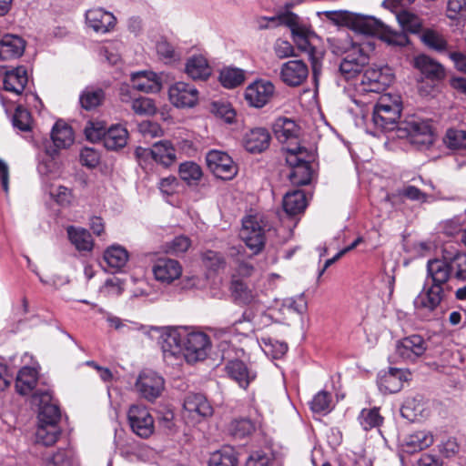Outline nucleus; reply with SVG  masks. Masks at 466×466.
<instances>
[{
    "mask_svg": "<svg viewBox=\"0 0 466 466\" xmlns=\"http://www.w3.org/2000/svg\"><path fill=\"white\" fill-rule=\"evenodd\" d=\"M371 121L375 130L370 131L373 136L378 132L395 133L398 138H407L419 148L428 147L433 144L434 135L428 121L411 117L408 120L395 122L373 110Z\"/></svg>",
    "mask_w": 466,
    "mask_h": 466,
    "instance_id": "obj_1",
    "label": "nucleus"
},
{
    "mask_svg": "<svg viewBox=\"0 0 466 466\" xmlns=\"http://www.w3.org/2000/svg\"><path fill=\"white\" fill-rule=\"evenodd\" d=\"M329 17L357 33L377 36L390 45L403 46L409 41L404 33L392 30L373 16L361 15L349 11H338L330 13Z\"/></svg>",
    "mask_w": 466,
    "mask_h": 466,
    "instance_id": "obj_2",
    "label": "nucleus"
},
{
    "mask_svg": "<svg viewBox=\"0 0 466 466\" xmlns=\"http://www.w3.org/2000/svg\"><path fill=\"white\" fill-rule=\"evenodd\" d=\"M286 150V162L290 167L289 178L295 186L309 185L313 177L311 163L315 159L313 151L300 145L288 146Z\"/></svg>",
    "mask_w": 466,
    "mask_h": 466,
    "instance_id": "obj_3",
    "label": "nucleus"
},
{
    "mask_svg": "<svg viewBox=\"0 0 466 466\" xmlns=\"http://www.w3.org/2000/svg\"><path fill=\"white\" fill-rule=\"evenodd\" d=\"M210 346L209 337L206 333L189 330L185 327L182 359H185L187 362L195 363L204 360Z\"/></svg>",
    "mask_w": 466,
    "mask_h": 466,
    "instance_id": "obj_4",
    "label": "nucleus"
},
{
    "mask_svg": "<svg viewBox=\"0 0 466 466\" xmlns=\"http://www.w3.org/2000/svg\"><path fill=\"white\" fill-rule=\"evenodd\" d=\"M152 329L160 332L158 343L161 347L164 359L167 361L181 360L185 327L152 328Z\"/></svg>",
    "mask_w": 466,
    "mask_h": 466,
    "instance_id": "obj_5",
    "label": "nucleus"
},
{
    "mask_svg": "<svg viewBox=\"0 0 466 466\" xmlns=\"http://www.w3.org/2000/svg\"><path fill=\"white\" fill-rule=\"evenodd\" d=\"M367 49L372 50L370 43L367 45L351 44L350 48L339 64V72L346 79H351L360 74L369 63Z\"/></svg>",
    "mask_w": 466,
    "mask_h": 466,
    "instance_id": "obj_6",
    "label": "nucleus"
},
{
    "mask_svg": "<svg viewBox=\"0 0 466 466\" xmlns=\"http://www.w3.org/2000/svg\"><path fill=\"white\" fill-rule=\"evenodd\" d=\"M392 81L393 74L390 66H370L364 71L361 76L360 86L364 92L380 93Z\"/></svg>",
    "mask_w": 466,
    "mask_h": 466,
    "instance_id": "obj_7",
    "label": "nucleus"
},
{
    "mask_svg": "<svg viewBox=\"0 0 466 466\" xmlns=\"http://www.w3.org/2000/svg\"><path fill=\"white\" fill-rule=\"evenodd\" d=\"M429 342L422 336L412 334L399 339L395 345L398 358L406 362H415L428 350Z\"/></svg>",
    "mask_w": 466,
    "mask_h": 466,
    "instance_id": "obj_8",
    "label": "nucleus"
},
{
    "mask_svg": "<svg viewBox=\"0 0 466 466\" xmlns=\"http://www.w3.org/2000/svg\"><path fill=\"white\" fill-rule=\"evenodd\" d=\"M445 297L442 288H436L424 282L422 290L415 298L413 304L420 315L431 317Z\"/></svg>",
    "mask_w": 466,
    "mask_h": 466,
    "instance_id": "obj_9",
    "label": "nucleus"
},
{
    "mask_svg": "<svg viewBox=\"0 0 466 466\" xmlns=\"http://www.w3.org/2000/svg\"><path fill=\"white\" fill-rule=\"evenodd\" d=\"M240 238L253 254L262 250L265 245V230L258 217L249 216L243 219Z\"/></svg>",
    "mask_w": 466,
    "mask_h": 466,
    "instance_id": "obj_10",
    "label": "nucleus"
},
{
    "mask_svg": "<svg viewBox=\"0 0 466 466\" xmlns=\"http://www.w3.org/2000/svg\"><path fill=\"white\" fill-rule=\"evenodd\" d=\"M206 161L209 170L218 178L228 180L237 174V167L226 152L210 150L206 156Z\"/></svg>",
    "mask_w": 466,
    "mask_h": 466,
    "instance_id": "obj_11",
    "label": "nucleus"
},
{
    "mask_svg": "<svg viewBox=\"0 0 466 466\" xmlns=\"http://www.w3.org/2000/svg\"><path fill=\"white\" fill-rule=\"evenodd\" d=\"M129 425L140 438H148L154 431V420L146 407L133 405L127 412Z\"/></svg>",
    "mask_w": 466,
    "mask_h": 466,
    "instance_id": "obj_12",
    "label": "nucleus"
},
{
    "mask_svg": "<svg viewBox=\"0 0 466 466\" xmlns=\"http://www.w3.org/2000/svg\"><path fill=\"white\" fill-rule=\"evenodd\" d=\"M168 96L176 107H193L198 101V91L191 84L177 82L169 87Z\"/></svg>",
    "mask_w": 466,
    "mask_h": 466,
    "instance_id": "obj_13",
    "label": "nucleus"
},
{
    "mask_svg": "<svg viewBox=\"0 0 466 466\" xmlns=\"http://www.w3.org/2000/svg\"><path fill=\"white\" fill-rule=\"evenodd\" d=\"M308 76V66L302 60H289L280 66L279 77L289 86H301L307 80Z\"/></svg>",
    "mask_w": 466,
    "mask_h": 466,
    "instance_id": "obj_14",
    "label": "nucleus"
},
{
    "mask_svg": "<svg viewBox=\"0 0 466 466\" xmlns=\"http://www.w3.org/2000/svg\"><path fill=\"white\" fill-rule=\"evenodd\" d=\"M275 92L274 85L269 81L258 80L247 86L245 99L254 107H263L272 98Z\"/></svg>",
    "mask_w": 466,
    "mask_h": 466,
    "instance_id": "obj_15",
    "label": "nucleus"
},
{
    "mask_svg": "<svg viewBox=\"0 0 466 466\" xmlns=\"http://www.w3.org/2000/svg\"><path fill=\"white\" fill-rule=\"evenodd\" d=\"M136 388L143 398L152 401L158 398L164 390V380L156 372L144 371L139 375Z\"/></svg>",
    "mask_w": 466,
    "mask_h": 466,
    "instance_id": "obj_16",
    "label": "nucleus"
},
{
    "mask_svg": "<svg viewBox=\"0 0 466 466\" xmlns=\"http://www.w3.org/2000/svg\"><path fill=\"white\" fill-rule=\"evenodd\" d=\"M51 139L53 145L46 146V153L47 156L54 157L58 149L67 148L73 144V130L67 124L57 121L53 127Z\"/></svg>",
    "mask_w": 466,
    "mask_h": 466,
    "instance_id": "obj_17",
    "label": "nucleus"
},
{
    "mask_svg": "<svg viewBox=\"0 0 466 466\" xmlns=\"http://www.w3.org/2000/svg\"><path fill=\"white\" fill-rule=\"evenodd\" d=\"M261 21L287 25L290 28L293 38L314 35L310 27L304 23L299 15L292 12H285L279 14L278 16L262 17Z\"/></svg>",
    "mask_w": 466,
    "mask_h": 466,
    "instance_id": "obj_18",
    "label": "nucleus"
},
{
    "mask_svg": "<svg viewBox=\"0 0 466 466\" xmlns=\"http://www.w3.org/2000/svg\"><path fill=\"white\" fill-rule=\"evenodd\" d=\"M408 375L405 370L397 368H390L389 370L380 373L378 377L380 390L385 394L400 391L404 381L408 380Z\"/></svg>",
    "mask_w": 466,
    "mask_h": 466,
    "instance_id": "obj_19",
    "label": "nucleus"
},
{
    "mask_svg": "<svg viewBox=\"0 0 466 466\" xmlns=\"http://www.w3.org/2000/svg\"><path fill=\"white\" fill-rule=\"evenodd\" d=\"M451 277L449 266L445 259L435 258L428 261L425 282H429V285L442 288V290L446 291L448 289L447 282Z\"/></svg>",
    "mask_w": 466,
    "mask_h": 466,
    "instance_id": "obj_20",
    "label": "nucleus"
},
{
    "mask_svg": "<svg viewBox=\"0 0 466 466\" xmlns=\"http://www.w3.org/2000/svg\"><path fill=\"white\" fill-rule=\"evenodd\" d=\"M34 398L38 399L39 401V422L57 425L61 416L60 410L58 405L53 401L51 394L48 391H37Z\"/></svg>",
    "mask_w": 466,
    "mask_h": 466,
    "instance_id": "obj_21",
    "label": "nucleus"
},
{
    "mask_svg": "<svg viewBox=\"0 0 466 466\" xmlns=\"http://www.w3.org/2000/svg\"><path fill=\"white\" fill-rule=\"evenodd\" d=\"M153 273L157 280L169 284L181 276L182 267L177 260L161 258L153 266Z\"/></svg>",
    "mask_w": 466,
    "mask_h": 466,
    "instance_id": "obj_22",
    "label": "nucleus"
},
{
    "mask_svg": "<svg viewBox=\"0 0 466 466\" xmlns=\"http://www.w3.org/2000/svg\"><path fill=\"white\" fill-rule=\"evenodd\" d=\"M87 25L96 33L106 34L110 32L116 25V19L110 12L102 8L88 10L86 13Z\"/></svg>",
    "mask_w": 466,
    "mask_h": 466,
    "instance_id": "obj_23",
    "label": "nucleus"
},
{
    "mask_svg": "<svg viewBox=\"0 0 466 466\" xmlns=\"http://www.w3.org/2000/svg\"><path fill=\"white\" fill-rule=\"evenodd\" d=\"M185 411L192 418H207L213 414V408L208 399L200 393H188L183 404Z\"/></svg>",
    "mask_w": 466,
    "mask_h": 466,
    "instance_id": "obj_24",
    "label": "nucleus"
},
{
    "mask_svg": "<svg viewBox=\"0 0 466 466\" xmlns=\"http://www.w3.org/2000/svg\"><path fill=\"white\" fill-rule=\"evenodd\" d=\"M273 132L280 143H289L287 147L299 145L296 142L293 143V141H297L299 134V127L293 120L287 117H279L273 124Z\"/></svg>",
    "mask_w": 466,
    "mask_h": 466,
    "instance_id": "obj_25",
    "label": "nucleus"
},
{
    "mask_svg": "<svg viewBox=\"0 0 466 466\" xmlns=\"http://www.w3.org/2000/svg\"><path fill=\"white\" fill-rule=\"evenodd\" d=\"M271 137L264 127H256L246 133L243 144L247 151L250 153H261L270 144Z\"/></svg>",
    "mask_w": 466,
    "mask_h": 466,
    "instance_id": "obj_26",
    "label": "nucleus"
},
{
    "mask_svg": "<svg viewBox=\"0 0 466 466\" xmlns=\"http://www.w3.org/2000/svg\"><path fill=\"white\" fill-rule=\"evenodd\" d=\"M373 110L382 116L393 118L395 122H399L402 110L400 96L398 95L384 94L380 96Z\"/></svg>",
    "mask_w": 466,
    "mask_h": 466,
    "instance_id": "obj_27",
    "label": "nucleus"
},
{
    "mask_svg": "<svg viewBox=\"0 0 466 466\" xmlns=\"http://www.w3.org/2000/svg\"><path fill=\"white\" fill-rule=\"evenodd\" d=\"M25 48V40L15 35H5L0 40V59L4 61L20 57Z\"/></svg>",
    "mask_w": 466,
    "mask_h": 466,
    "instance_id": "obj_28",
    "label": "nucleus"
},
{
    "mask_svg": "<svg viewBox=\"0 0 466 466\" xmlns=\"http://www.w3.org/2000/svg\"><path fill=\"white\" fill-rule=\"evenodd\" d=\"M27 82V70L23 66L5 73L4 88L7 92L19 96L24 92Z\"/></svg>",
    "mask_w": 466,
    "mask_h": 466,
    "instance_id": "obj_29",
    "label": "nucleus"
},
{
    "mask_svg": "<svg viewBox=\"0 0 466 466\" xmlns=\"http://www.w3.org/2000/svg\"><path fill=\"white\" fill-rule=\"evenodd\" d=\"M225 370L227 374L242 389H247L256 378V373L249 370L243 361L238 360L228 361Z\"/></svg>",
    "mask_w": 466,
    "mask_h": 466,
    "instance_id": "obj_30",
    "label": "nucleus"
},
{
    "mask_svg": "<svg viewBox=\"0 0 466 466\" xmlns=\"http://www.w3.org/2000/svg\"><path fill=\"white\" fill-rule=\"evenodd\" d=\"M134 89L144 93H157L161 89V82L152 71H139L131 75Z\"/></svg>",
    "mask_w": 466,
    "mask_h": 466,
    "instance_id": "obj_31",
    "label": "nucleus"
},
{
    "mask_svg": "<svg viewBox=\"0 0 466 466\" xmlns=\"http://www.w3.org/2000/svg\"><path fill=\"white\" fill-rule=\"evenodd\" d=\"M420 40L430 49L435 52L450 56L453 52L451 46L447 38L441 32L434 29H425L420 35Z\"/></svg>",
    "mask_w": 466,
    "mask_h": 466,
    "instance_id": "obj_32",
    "label": "nucleus"
},
{
    "mask_svg": "<svg viewBox=\"0 0 466 466\" xmlns=\"http://www.w3.org/2000/svg\"><path fill=\"white\" fill-rule=\"evenodd\" d=\"M120 98L122 102H131V107L137 115H153L156 113L157 108L154 101L144 96L132 99L128 86H124L120 88Z\"/></svg>",
    "mask_w": 466,
    "mask_h": 466,
    "instance_id": "obj_33",
    "label": "nucleus"
},
{
    "mask_svg": "<svg viewBox=\"0 0 466 466\" xmlns=\"http://www.w3.org/2000/svg\"><path fill=\"white\" fill-rule=\"evenodd\" d=\"M433 443V435L427 431H418L408 435L402 443L403 451L412 454Z\"/></svg>",
    "mask_w": 466,
    "mask_h": 466,
    "instance_id": "obj_34",
    "label": "nucleus"
},
{
    "mask_svg": "<svg viewBox=\"0 0 466 466\" xmlns=\"http://www.w3.org/2000/svg\"><path fill=\"white\" fill-rule=\"evenodd\" d=\"M185 72L194 80H206L211 75V67L202 55L192 56L186 63Z\"/></svg>",
    "mask_w": 466,
    "mask_h": 466,
    "instance_id": "obj_35",
    "label": "nucleus"
},
{
    "mask_svg": "<svg viewBox=\"0 0 466 466\" xmlns=\"http://www.w3.org/2000/svg\"><path fill=\"white\" fill-rule=\"evenodd\" d=\"M309 38L310 36H299L293 40L299 50L308 54L311 62L313 76L317 79L321 69L322 53L310 44Z\"/></svg>",
    "mask_w": 466,
    "mask_h": 466,
    "instance_id": "obj_36",
    "label": "nucleus"
},
{
    "mask_svg": "<svg viewBox=\"0 0 466 466\" xmlns=\"http://www.w3.org/2000/svg\"><path fill=\"white\" fill-rule=\"evenodd\" d=\"M415 66L428 78L441 79L445 76L444 67L426 55L418 56L414 61Z\"/></svg>",
    "mask_w": 466,
    "mask_h": 466,
    "instance_id": "obj_37",
    "label": "nucleus"
},
{
    "mask_svg": "<svg viewBox=\"0 0 466 466\" xmlns=\"http://www.w3.org/2000/svg\"><path fill=\"white\" fill-rule=\"evenodd\" d=\"M284 211L289 216L303 212L307 207L305 193L300 189L287 192L282 202Z\"/></svg>",
    "mask_w": 466,
    "mask_h": 466,
    "instance_id": "obj_38",
    "label": "nucleus"
},
{
    "mask_svg": "<svg viewBox=\"0 0 466 466\" xmlns=\"http://www.w3.org/2000/svg\"><path fill=\"white\" fill-rule=\"evenodd\" d=\"M127 130L119 126H113L108 128L104 137V147L108 150H118L123 148L127 142Z\"/></svg>",
    "mask_w": 466,
    "mask_h": 466,
    "instance_id": "obj_39",
    "label": "nucleus"
},
{
    "mask_svg": "<svg viewBox=\"0 0 466 466\" xmlns=\"http://www.w3.org/2000/svg\"><path fill=\"white\" fill-rule=\"evenodd\" d=\"M37 382V371L31 367H23L17 373L15 380V388L19 394H29Z\"/></svg>",
    "mask_w": 466,
    "mask_h": 466,
    "instance_id": "obj_40",
    "label": "nucleus"
},
{
    "mask_svg": "<svg viewBox=\"0 0 466 466\" xmlns=\"http://www.w3.org/2000/svg\"><path fill=\"white\" fill-rule=\"evenodd\" d=\"M70 242L78 251H91L94 246L92 237L88 230L69 226L66 228Z\"/></svg>",
    "mask_w": 466,
    "mask_h": 466,
    "instance_id": "obj_41",
    "label": "nucleus"
},
{
    "mask_svg": "<svg viewBox=\"0 0 466 466\" xmlns=\"http://www.w3.org/2000/svg\"><path fill=\"white\" fill-rule=\"evenodd\" d=\"M154 162L169 167L176 159L175 149L169 141L157 142L152 147Z\"/></svg>",
    "mask_w": 466,
    "mask_h": 466,
    "instance_id": "obj_42",
    "label": "nucleus"
},
{
    "mask_svg": "<svg viewBox=\"0 0 466 466\" xmlns=\"http://www.w3.org/2000/svg\"><path fill=\"white\" fill-rule=\"evenodd\" d=\"M238 458L232 447L226 446L210 454L208 466H237Z\"/></svg>",
    "mask_w": 466,
    "mask_h": 466,
    "instance_id": "obj_43",
    "label": "nucleus"
},
{
    "mask_svg": "<svg viewBox=\"0 0 466 466\" xmlns=\"http://www.w3.org/2000/svg\"><path fill=\"white\" fill-rule=\"evenodd\" d=\"M60 435V429L56 424L40 423L38 424L35 437L38 443L45 446H51L56 442Z\"/></svg>",
    "mask_w": 466,
    "mask_h": 466,
    "instance_id": "obj_44",
    "label": "nucleus"
},
{
    "mask_svg": "<svg viewBox=\"0 0 466 466\" xmlns=\"http://www.w3.org/2000/svg\"><path fill=\"white\" fill-rule=\"evenodd\" d=\"M104 259L110 268L120 269L127 264L128 254L124 248L112 246L105 251Z\"/></svg>",
    "mask_w": 466,
    "mask_h": 466,
    "instance_id": "obj_45",
    "label": "nucleus"
},
{
    "mask_svg": "<svg viewBox=\"0 0 466 466\" xmlns=\"http://www.w3.org/2000/svg\"><path fill=\"white\" fill-rule=\"evenodd\" d=\"M443 259L447 261L451 276L461 280L466 279V253L456 252L451 257L444 256Z\"/></svg>",
    "mask_w": 466,
    "mask_h": 466,
    "instance_id": "obj_46",
    "label": "nucleus"
},
{
    "mask_svg": "<svg viewBox=\"0 0 466 466\" xmlns=\"http://www.w3.org/2000/svg\"><path fill=\"white\" fill-rule=\"evenodd\" d=\"M424 404L417 398H408L400 408L401 416L408 420L415 421L422 418Z\"/></svg>",
    "mask_w": 466,
    "mask_h": 466,
    "instance_id": "obj_47",
    "label": "nucleus"
},
{
    "mask_svg": "<svg viewBox=\"0 0 466 466\" xmlns=\"http://www.w3.org/2000/svg\"><path fill=\"white\" fill-rule=\"evenodd\" d=\"M105 94L101 88L86 87L80 95V104L86 110L98 106L104 100Z\"/></svg>",
    "mask_w": 466,
    "mask_h": 466,
    "instance_id": "obj_48",
    "label": "nucleus"
},
{
    "mask_svg": "<svg viewBox=\"0 0 466 466\" xmlns=\"http://www.w3.org/2000/svg\"><path fill=\"white\" fill-rule=\"evenodd\" d=\"M396 18L405 32L418 33L420 31L422 26L421 19L413 13L403 10L396 15Z\"/></svg>",
    "mask_w": 466,
    "mask_h": 466,
    "instance_id": "obj_49",
    "label": "nucleus"
},
{
    "mask_svg": "<svg viewBox=\"0 0 466 466\" xmlns=\"http://www.w3.org/2000/svg\"><path fill=\"white\" fill-rule=\"evenodd\" d=\"M358 420L363 430L369 431L380 427L383 422V417L380 414L379 409L374 407L363 409L358 417Z\"/></svg>",
    "mask_w": 466,
    "mask_h": 466,
    "instance_id": "obj_50",
    "label": "nucleus"
},
{
    "mask_svg": "<svg viewBox=\"0 0 466 466\" xmlns=\"http://www.w3.org/2000/svg\"><path fill=\"white\" fill-rule=\"evenodd\" d=\"M178 172L180 178L188 185H196L203 175L201 167L191 161L181 163Z\"/></svg>",
    "mask_w": 466,
    "mask_h": 466,
    "instance_id": "obj_51",
    "label": "nucleus"
},
{
    "mask_svg": "<svg viewBox=\"0 0 466 466\" xmlns=\"http://www.w3.org/2000/svg\"><path fill=\"white\" fill-rule=\"evenodd\" d=\"M243 70L238 68H225L220 72L219 80L224 87L234 88L244 82Z\"/></svg>",
    "mask_w": 466,
    "mask_h": 466,
    "instance_id": "obj_52",
    "label": "nucleus"
},
{
    "mask_svg": "<svg viewBox=\"0 0 466 466\" xmlns=\"http://www.w3.org/2000/svg\"><path fill=\"white\" fill-rule=\"evenodd\" d=\"M235 299L241 304H249L254 299V294L242 280L233 279L230 287Z\"/></svg>",
    "mask_w": 466,
    "mask_h": 466,
    "instance_id": "obj_53",
    "label": "nucleus"
},
{
    "mask_svg": "<svg viewBox=\"0 0 466 466\" xmlns=\"http://www.w3.org/2000/svg\"><path fill=\"white\" fill-rule=\"evenodd\" d=\"M255 431V425L249 419H238L230 422L229 433L237 439H242L250 435Z\"/></svg>",
    "mask_w": 466,
    "mask_h": 466,
    "instance_id": "obj_54",
    "label": "nucleus"
},
{
    "mask_svg": "<svg viewBox=\"0 0 466 466\" xmlns=\"http://www.w3.org/2000/svg\"><path fill=\"white\" fill-rule=\"evenodd\" d=\"M310 409L314 413H328L331 410V396L329 392H318L310 401Z\"/></svg>",
    "mask_w": 466,
    "mask_h": 466,
    "instance_id": "obj_55",
    "label": "nucleus"
},
{
    "mask_svg": "<svg viewBox=\"0 0 466 466\" xmlns=\"http://www.w3.org/2000/svg\"><path fill=\"white\" fill-rule=\"evenodd\" d=\"M444 143L451 149H465L466 132L463 130L449 129L446 133Z\"/></svg>",
    "mask_w": 466,
    "mask_h": 466,
    "instance_id": "obj_56",
    "label": "nucleus"
},
{
    "mask_svg": "<svg viewBox=\"0 0 466 466\" xmlns=\"http://www.w3.org/2000/svg\"><path fill=\"white\" fill-rule=\"evenodd\" d=\"M12 123L14 127L26 132L31 129V115L28 110L22 106H17L14 113Z\"/></svg>",
    "mask_w": 466,
    "mask_h": 466,
    "instance_id": "obj_57",
    "label": "nucleus"
},
{
    "mask_svg": "<svg viewBox=\"0 0 466 466\" xmlns=\"http://www.w3.org/2000/svg\"><path fill=\"white\" fill-rule=\"evenodd\" d=\"M212 112L228 124L233 123L236 117L235 110L228 103L214 102L212 104Z\"/></svg>",
    "mask_w": 466,
    "mask_h": 466,
    "instance_id": "obj_58",
    "label": "nucleus"
},
{
    "mask_svg": "<svg viewBox=\"0 0 466 466\" xmlns=\"http://www.w3.org/2000/svg\"><path fill=\"white\" fill-rule=\"evenodd\" d=\"M157 52L165 63H172L180 58V54L176 51L174 46L167 41L158 42L157 45Z\"/></svg>",
    "mask_w": 466,
    "mask_h": 466,
    "instance_id": "obj_59",
    "label": "nucleus"
},
{
    "mask_svg": "<svg viewBox=\"0 0 466 466\" xmlns=\"http://www.w3.org/2000/svg\"><path fill=\"white\" fill-rule=\"evenodd\" d=\"M106 130L102 123L89 121L85 127V135L91 142L102 141L103 143Z\"/></svg>",
    "mask_w": 466,
    "mask_h": 466,
    "instance_id": "obj_60",
    "label": "nucleus"
},
{
    "mask_svg": "<svg viewBox=\"0 0 466 466\" xmlns=\"http://www.w3.org/2000/svg\"><path fill=\"white\" fill-rule=\"evenodd\" d=\"M191 246L189 238L186 236H177L167 244V252L173 255H179L186 252Z\"/></svg>",
    "mask_w": 466,
    "mask_h": 466,
    "instance_id": "obj_61",
    "label": "nucleus"
},
{
    "mask_svg": "<svg viewBox=\"0 0 466 466\" xmlns=\"http://www.w3.org/2000/svg\"><path fill=\"white\" fill-rule=\"evenodd\" d=\"M202 260L205 266L212 270H218L225 265L223 256L213 250L205 251L202 254Z\"/></svg>",
    "mask_w": 466,
    "mask_h": 466,
    "instance_id": "obj_62",
    "label": "nucleus"
},
{
    "mask_svg": "<svg viewBox=\"0 0 466 466\" xmlns=\"http://www.w3.org/2000/svg\"><path fill=\"white\" fill-rule=\"evenodd\" d=\"M447 16L451 20L466 16V0H449Z\"/></svg>",
    "mask_w": 466,
    "mask_h": 466,
    "instance_id": "obj_63",
    "label": "nucleus"
},
{
    "mask_svg": "<svg viewBox=\"0 0 466 466\" xmlns=\"http://www.w3.org/2000/svg\"><path fill=\"white\" fill-rule=\"evenodd\" d=\"M399 195L412 201L426 202L427 194L422 192L415 186L405 185L399 190Z\"/></svg>",
    "mask_w": 466,
    "mask_h": 466,
    "instance_id": "obj_64",
    "label": "nucleus"
}]
</instances>
